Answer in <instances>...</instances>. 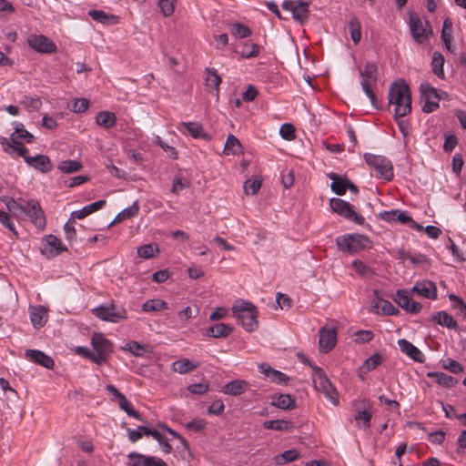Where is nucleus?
<instances>
[{
	"label": "nucleus",
	"instance_id": "1a4fd4ad",
	"mask_svg": "<svg viewBox=\"0 0 466 466\" xmlns=\"http://www.w3.org/2000/svg\"><path fill=\"white\" fill-rule=\"evenodd\" d=\"M329 206L335 213L343 217L344 218L353 221L358 225L364 224V218L361 215L356 213L353 209V207L349 202L341 198H334L330 199Z\"/></svg>",
	"mask_w": 466,
	"mask_h": 466
},
{
	"label": "nucleus",
	"instance_id": "4d7b16f0",
	"mask_svg": "<svg viewBox=\"0 0 466 466\" xmlns=\"http://www.w3.org/2000/svg\"><path fill=\"white\" fill-rule=\"evenodd\" d=\"M442 367L454 374H460L463 371L461 364L450 358L442 360Z\"/></svg>",
	"mask_w": 466,
	"mask_h": 466
},
{
	"label": "nucleus",
	"instance_id": "aec40b11",
	"mask_svg": "<svg viewBox=\"0 0 466 466\" xmlns=\"http://www.w3.org/2000/svg\"><path fill=\"white\" fill-rule=\"evenodd\" d=\"M66 249V248L64 247L58 238L54 235H48L46 238V244L42 249V253L47 255L48 257H55Z\"/></svg>",
	"mask_w": 466,
	"mask_h": 466
},
{
	"label": "nucleus",
	"instance_id": "cd10ccee",
	"mask_svg": "<svg viewBox=\"0 0 466 466\" xmlns=\"http://www.w3.org/2000/svg\"><path fill=\"white\" fill-rule=\"evenodd\" d=\"M431 319L438 325L446 327L451 329H458V323L453 319L452 316L446 311H438L431 316Z\"/></svg>",
	"mask_w": 466,
	"mask_h": 466
},
{
	"label": "nucleus",
	"instance_id": "69168bd1",
	"mask_svg": "<svg viewBox=\"0 0 466 466\" xmlns=\"http://www.w3.org/2000/svg\"><path fill=\"white\" fill-rule=\"evenodd\" d=\"M0 223L8 228L11 232H13L15 236H17V232L15 228V224L12 221L10 215L3 210H0Z\"/></svg>",
	"mask_w": 466,
	"mask_h": 466
},
{
	"label": "nucleus",
	"instance_id": "f8f14e48",
	"mask_svg": "<svg viewBox=\"0 0 466 466\" xmlns=\"http://www.w3.org/2000/svg\"><path fill=\"white\" fill-rule=\"evenodd\" d=\"M429 24L423 23L422 20L414 15L410 16V29L414 40L418 43H422L431 34V29H428Z\"/></svg>",
	"mask_w": 466,
	"mask_h": 466
},
{
	"label": "nucleus",
	"instance_id": "2eb2a0df",
	"mask_svg": "<svg viewBox=\"0 0 466 466\" xmlns=\"http://www.w3.org/2000/svg\"><path fill=\"white\" fill-rule=\"evenodd\" d=\"M394 301L407 312L417 314L421 310V304L410 299V292L405 289H398Z\"/></svg>",
	"mask_w": 466,
	"mask_h": 466
},
{
	"label": "nucleus",
	"instance_id": "f3484780",
	"mask_svg": "<svg viewBox=\"0 0 466 466\" xmlns=\"http://www.w3.org/2000/svg\"><path fill=\"white\" fill-rule=\"evenodd\" d=\"M337 341V333L335 328H321L319 330V345L320 351L327 353L330 351Z\"/></svg>",
	"mask_w": 466,
	"mask_h": 466
},
{
	"label": "nucleus",
	"instance_id": "49530a36",
	"mask_svg": "<svg viewBox=\"0 0 466 466\" xmlns=\"http://www.w3.org/2000/svg\"><path fill=\"white\" fill-rule=\"evenodd\" d=\"M451 32H452V23L450 19H445L443 22V26L441 30V38L444 43L445 47L452 52L451 49Z\"/></svg>",
	"mask_w": 466,
	"mask_h": 466
},
{
	"label": "nucleus",
	"instance_id": "603ef678",
	"mask_svg": "<svg viewBox=\"0 0 466 466\" xmlns=\"http://www.w3.org/2000/svg\"><path fill=\"white\" fill-rule=\"evenodd\" d=\"M159 251L157 245L156 244H146L137 248V255L140 258L148 259L155 256Z\"/></svg>",
	"mask_w": 466,
	"mask_h": 466
},
{
	"label": "nucleus",
	"instance_id": "052dcab7",
	"mask_svg": "<svg viewBox=\"0 0 466 466\" xmlns=\"http://www.w3.org/2000/svg\"><path fill=\"white\" fill-rule=\"evenodd\" d=\"M75 223V219L70 218L69 220L64 226L65 237L70 242L76 240V231L74 226Z\"/></svg>",
	"mask_w": 466,
	"mask_h": 466
},
{
	"label": "nucleus",
	"instance_id": "423d86ee",
	"mask_svg": "<svg viewBox=\"0 0 466 466\" xmlns=\"http://www.w3.org/2000/svg\"><path fill=\"white\" fill-rule=\"evenodd\" d=\"M95 363L102 365L106 363L113 352V344L101 333H94L91 338Z\"/></svg>",
	"mask_w": 466,
	"mask_h": 466
},
{
	"label": "nucleus",
	"instance_id": "338daca9",
	"mask_svg": "<svg viewBox=\"0 0 466 466\" xmlns=\"http://www.w3.org/2000/svg\"><path fill=\"white\" fill-rule=\"evenodd\" d=\"M174 2L175 0H159L158 6L164 16H169L174 12Z\"/></svg>",
	"mask_w": 466,
	"mask_h": 466
},
{
	"label": "nucleus",
	"instance_id": "412c9836",
	"mask_svg": "<svg viewBox=\"0 0 466 466\" xmlns=\"http://www.w3.org/2000/svg\"><path fill=\"white\" fill-rule=\"evenodd\" d=\"M259 371L270 381L278 384H286L289 380V377L277 370L272 369L266 363H262L258 366Z\"/></svg>",
	"mask_w": 466,
	"mask_h": 466
},
{
	"label": "nucleus",
	"instance_id": "6e6552de",
	"mask_svg": "<svg viewBox=\"0 0 466 466\" xmlns=\"http://www.w3.org/2000/svg\"><path fill=\"white\" fill-rule=\"evenodd\" d=\"M94 315L107 322L116 323L127 319V310L113 304L102 305L93 309Z\"/></svg>",
	"mask_w": 466,
	"mask_h": 466
},
{
	"label": "nucleus",
	"instance_id": "f03ea898",
	"mask_svg": "<svg viewBox=\"0 0 466 466\" xmlns=\"http://www.w3.org/2000/svg\"><path fill=\"white\" fill-rule=\"evenodd\" d=\"M232 312L246 331L253 332L258 329V310L251 302L240 299L235 300Z\"/></svg>",
	"mask_w": 466,
	"mask_h": 466
},
{
	"label": "nucleus",
	"instance_id": "39448f33",
	"mask_svg": "<svg viewBox=\"0 0 466 466\" xmlns=\"http://www.w3.org/2000/svg\"><path fill=\"white\" fill-rule=\"evenodd\" d=\"M361 81L360 85L363 92L369 97L371 105L377 106V97L374 93L378 79V67L375 64L368 63L365 65L363 70L360 71Z\"/></svg>",
	"mask_w": 466,
	"mask_h": 466
},
{
	"label": "nucleus",
	"instance_id": "c03bdc74",
	"mask_svg": "<svg viewBox=\"0 0 466 466\" xmlns=\"http://www.w3.org/2000/svg\"><path fill=\"white\" fill-rule=\"evenodd\" d=\"M83 167L82 164L76 160H64L61 161L57 168L66 174H71L79 171Z\"/></svg>",
	"mask_w": 466,
	"mask_h": 466
},
{
	"label": "nucleus",
	"instance_id": "6ab92c4d",
	"mask_svg": "<svg viewBox=\"0 0 466 466\" xmlns=\"http://www.w3.org/2000/svg\"><path fill=\"white\" fill-rule=\"evenodd\" d=\"M398 345L400 350L408 355L413 360L423 363L425 361L424 354L412 343L408 341L405 339H401L398 340Z\"/></svg>",
	"mask_w": 466,
	"mask_h": 466
},
{
	"label": "nucleus",
	"instance_id": "4c0bfd02",
	"mask_svg": "<svg viewBox=\"0 0 466 466\" xmlns=\"http://www.w3.org/2000/svg\"><path fill=\"white\" fill-rule=\"evenodd\" d=\"M34 136L25 129L24 125L21 123L16 124L15 127V131L12 133L10 137V140L13 143H16L19 139H24L27 143H31L33 141Z\"/></svg>",
	"mask_w": 466,
	"mask_h": 466
},
{
	"label": "nucleus",
	"instance_id": "f704fd0d",
	"mask_svg": "<svg viewBox=\"0 0 466 466\" xmlns=\"http://www.w3.org/2000/svg\"><path fill=\"white\" fill-rule=\"evenodd\" d=\"M348 27L352 41L357 45L361 39V25L357 16L350 15Z\"/></svg>",
	"mask_w": 466,
	"mask_h": 466
},
{
	"label": "nucleus",
	"instance_id": "a211bd4d",
	"mask_svg": "<svg viewBox=\"0 0 466 466\" xmlns=\"http://www.w3.org/2000/svg\"><path fill=\"white\" fill-rule=\"evenodd\" d=\"M25 358L46 369H52L55 364L51 357L38 350H26Z\"/></svg>",
	"mask_w": 466,
	"mask_h": 466
},
{
	"label": "nucleus",
	"instance_id": "2f4dec72",
	"mask_svg": "<svg viewBox=\"0 0 466 466\" xmlns=\"http://www.w3.org/2000/svg\"><path fill=\"white\" fill-rule=\"evenodd\" d=\"M198 367V363H194L187 359H181L174 361L171 370L179 374H187L195 370Z\"/></svg>",
	"mask_w": 466,
	"mask_h": 466
},
{
	"label": "nucleus",
	"instance_id": "ddd939ff",
	"mask_svg": "<svg viewBox=\"0 0 466 466\" xmlns=\"http://www.w3.org/2000/svg\"><path fill=\"white\" fill-rule=\"evenodd\" d=\"M282 8L291 12L293 19L300 24L305 23L309 17V3L307 2L285 1L282 4Z\"/></svg>",
	"mask_w": 466,
	"mask_h": 466
},
{
	"label": "nucleus",
	"instance_id": "5701e85b",
	"mask_svg": "<svg viewBox=\"0 0 466 466\" xmlns=\"http://www.w3.org/2000/svg\"><path fill=\"white\" fill-rule=\"evenodd\" d=\"M25 162L43 173H47L52 169L51 160L45 155L25 157Z\"/></svg>",
	"mask_w": 466,
	"mask_h": 466
},
{
	"label": "nucleus",
	"instance_id": "8fccbe9b",
	"mask_svg": "<svg viewBox=\"0 0 466 466\" xmlns=\"http://www.w3.org/2000/svg\"><path fill=\"white\" fill-rule=\"evenodd\" d=\"M1 200L5 204L8 211L14 216H17V211L23 213V210H25V203H19L9 197H3Z\"/></svg>",
	"mask_w": 466,
	"mask_h": 466
},
{
	"label": "nucleus",
	"instance_id": "7c9ffc66",
	"mask_svg": "<svg viewBox=\"0 0 466 466\" xmlns=\"http://www.w3.org/2000/svg\"><path fill=\"white\" fill-rule=\"evenodd\" d=\"M248 388V383L243 380H235L229 381L223 387V392L231 396H238L245 392Z\"/></svg>",
	"mask_w": 466,
	"mask_h": 466
},
{
	"label": "nucleus",
	"instance_id": "de8ad7c7",
	"mask_svg": "<svg viewBox=\"0 0 466 466\" xmlns=\"http://www.w3.org/2000/svg\"><path fill=\"white\" fill-rule=\"evenodd\" d=\"M259 54V46L250 41L243 44L240 55L243 58H252L258 56Z\"/></svg>",
	"mask_w": 466,
	"mask_h": 466
},
{
	"label": "nucleus",
	"instance_id": "4468645a",
	"mask_svg": "<svg viewBox=\"0 0 466 466\" xmlns=\"http://www.w3.org/2000/svg\"><path fill=\"white\" fill-rule=\"evenodd\" d=\"M31 48L43 54H52L56 51V44L44 35H31L27 38Z\"/></svg>",
	"mask_w": 466,
	"mask_h": 466
},
{
	"label": "nucleus",
	"instance_id": "0eeeda50",
	"mask_svg": "<svg viewBox=\"0 0 466 466\" xmlns=\"http://www.w3.org/2000/svg\"><path fill=\"white\" fill-rule=\"evenodd\" d=\"M364 159L377 172V176L380 177L387 181H390L393 178L392 164L385 157L366 153Z\"/></svg>",
	"mask_w": 466,
	"mask_h": 466
},
{
	"label": "nucleus",
	"instance_id": "bb28decb",
	"mask_svg": "<svg viewBox=\"0 0 466 466\" xmlns=\"http://www.w3.org/2000/svg\"><path fill=\"white\" fill-rule=\"evenodd\" d=\"M30 319L35 328H41L43 327L47 319H48V314L45 307L38 306V307H31L30 308Z\"/></svg>",
	"mask_w": 466,
	"mask_h": 466
},
{
	"label": "nucleus",
	"instance_id": "774afa93",
	"mask_svg": "<svg viewBox=\"0 0 466 466\" xmlns=\"http://www.w3.org/2000/svg\"><path fill=\"white\" fill-rule=\"evenodd\" d=\"M189 187V182L187 180H183L179 177H176L173 180L171 192L178 195L183 189L187 188Z\"/></svg>",
	"mask_w": 466,
	"mask_h": 466
},
{
	"label": "nucleus",
	"instance_id": "09e8293b",
	"mask_svg": "<svg viewBox=\"0 0 466 466\" xmlns=\"http://www.w3.org/2000/svg\"><path fill=\"white\" fill-rule=\"evenodd\" d=\"M125 350L135 357H142L147 351V346L132 340L126 344Z\"/></svg>",
	"mask_w": 466,
	"mask_h": 466
},
{
	"label": "nucleus",
	"instance_id": "6e6d98bb",
	"mask_svg": "<svg viewBox=\"0 0 466 466\" xmlns=\"http://www.w3.org/2000/svg\"><path fill=\"white\" fill-rule=\"evenodd\" d=\"M261 179L259 178H254V179H248L244 183V191L246 194H251L255 195L261 187Z\"/></svg>",
	"mask_w": 466,
	"mask_h": 466
},
{
	"label": "nucleus",
	"instance_id": "a878e982",
	"mask_svg": "<svg viewBox=\"0 0 466 466\" xmlns=\"http://www.w3.org/2000/svg\"><path fill=\"white\" fill-rule=\"evenodd\" d=\"M270 404L281 410H292L296 407L295 399L290 394H274L271 396Z\"/></svg>",
	"mask_w": 466,
	"mask_h": 466
},
{
	"label": "nucleus",
	"instance_id": "473e14b6",
	"mask_svg": "<svg viewBox=\"0 0 466 466\" xmlns=\"http://www.w3.org/2000/svg\"><path fill=\"white\" fill-rule=\"evenodd\" d=\"M263 427L265 429L275 430V431H290L293 428V422L286 420H266L263 423Z\"/></svg>",
	"mask_w": 466,
	"mask_h": 466
},
{
	"label": "nucleus",
	"instance_id": "b1692460",
	"mask_svg": "<svg viewBox=\"0 0 466 466\" xmlns=\"http://www.w3.org/2000/svg\"><path fill=\"white\" fill-rule=\"evenodd\" d=\"M184 127L187 133L194 138H203L205 140L209 139V136L204 132L202 126L196 122H182L179 124L177 129L183 132Z\"/></svg>",
	"mask_w": 466,
	"mask_h": 466
},
{
	"label": "nucleus",
	"instance_id": "3c124183",
	"mask_svg": "<svg viewBox=\"0 0 466 466\" xmlns=\"http://www.w3.org/2000/svg\"><path fill=\"white\" fill-rule=\"evenodd\" d=\"M139 210V207L137 202H134L130 207L123 209L120 213L117 214L114 221L121 222L125 219L135 217Z\"/></svg>",
	"mask_w": 466,
	"mask_h": 466
},
{
	"label": "nucleus",
	"instance_id": "37998d69",
	"mask_svg": "<svg viewBox=\"0 0 466 466\" xmlns=\"http://www.w3.org/2000/svg\"><path fill=\"white\" fill-rule=\"evenodd\" d=\"M221 77L218 76V71L214 68L206 69V85L208 87L214 88L218 93Z\"/></svg>",
	"mask_w": 466,
	"mask_h": 466
},
{
	"label": "nucleus",
	"instance_id": "bf43d9fd",
	"mask_svg": "<svg viewBox=\"0 0 466 466\" xmlns=\"http://www.w3.org/2000/svg\"><path fill=\"white\" fill-rule=\"evenodd\" d=\"M88 15L95 21L102 24H107L109 20L114 17L113 15H107L102 10H90L88 12Z\"/></svg>",
	"mask_w": 466,
	"mask_h": 466
},
{
	"label": "nucleus",
	"instance_id": "c9c22d12",
	"mask_svg": "<svg viewBox=\"0 0 466 466\" xmlns=\"http://www.w3.org/2000/svg\"><path fill=\"white\" fill-rule=\"evenodd\" d=\"M96 122L98 126L105 128L112 127L116 125V115L109 111H101L96 116Z\"/></svg>",
	"mask_w": 466,
	"mask_h": 466
},
{
	"label": "nucleus",
	"instance_id": "680f3d73",
	"mask_svg": "<svg viewBox=\"0 0 466 466\" xmlns=\"http://www.w3.org/2000/svg\"><path fill=\"white\" fill-rule=\"evenodd\" d=\"M299 452L296 450L285 451L281 453L280 458H277L278 464H284L287 462L293 461L299 458Z\"/></svg>",
	"mask_w": 466,
	"mask_h": 466
},
{
	"label": "nucleus",
	"instance_id": "79ce46f5",
	"mask_svg": "<svg viewBox=\"0 0 466 466\" xmlns=\"http://www.w3.org/2000/svg\"><path fill=\"white\" fill-rule=\"evenodd\" d=\"M167 309V303L158 299H148L142 305V310L145 312L160 311Z\"/></svg>",
	"mask_w": 466,
	"mask_h": 466
},
{
	"label": "nucleus",
	"instance_id": "4be33fe9",
	"mask_svg": "<svg viewBox=\"0 0 466 466\" xmlns=\"http://www.w3.org/2000/svg\"><path fill=\"white\" fill-rule=\"evenodd\" d=\"M0 143L3 146V150L13 156L14 153H16L18 157H22L25 160V157H28V149L20 142L16 141V143H13L11 140L7 141L6 138L2 137L0 139Z\"/></svg>",
	"mask_w": 466,
	"mask_h": 466
},
{
	"label": "nucleus",
	"instance_id": "9d476101",
	"mask_svg": "<svg viewBox=\"0 0 466 466\" xmlns=\"http://www.w3.org/2000/svg\"><path fill=\"white\" fill-rule=\"evenodd\" d=\"M25 210L23 213L25 214L35 226L43 230L46 227V221L43 209L38 201L30 199L25 202Z\"/></svg>",
	"mask_w": 466,
	"mask_h": 466
},
{
	"label": "nucleus",
	"instance_id": "dca6fc26",
	"mask_svg": "<svg viewBox=\"0 0 466 466\" xmlns=\"http://www.w3.org/2000/svg\"><path fill=\"white\" fill-rule=\"evenodd\" d=\"M411 292L429 299H436L438 296L436 284L429 279L417 281L412 287Z\"/></svg>",
	"mask_w": 466,
	"mask_h": 466
},
{
	"label": "nucleus",
	"instance_id": "5fc2aeb1",
	"mask_svg": "<svg viewBox=\"0 0 466 466\" xmlns=\"http://www.w3.org/2000/svg\"><path fill=\"white\" fill-rule=\"evenodd\" d=\"M372 413L368 410H359L355 416L354 420L357 422L358 426H360L362 424V427L364 429H368L370 426V420H371Z\"/></svg>",
	"mask_w": 466,
	"mask_h": 466
},
{
	"label": "nucleus",
	"instance_id": "f257e3e1",
	"mask_svg": "<svg viewBox=\"0 0 466 466\" xmlns=\"http://www.w3.org/2000/svg\"><path fill=\"white\" fill-rule=\"evenodd\" d=\"M390 105L394 106V116L402 117L411 111V96L404 81L394 82L389 90Z\"/></svg>",
	"mask_w": 466,
	"mask_h": 466
},
{
	"label": "nucleus",
	"instance_id": "a18cd8bd",
	"mask_svg": "<svg viewBox=\"0 0 466 466\" xmlns=\"http://www.w3.org/2000/svg\"><path fill=\"white\" fill-rule=\"evenodd\" d=\"M443 65H444V57L441 53L435 52L432 56V71L433 73L440 78H444V71H443Z\"/></svg>",
	"mask_w": 466,
	"mask_h": 466
},
{
	"label": "nucleus",
	"instance_id": "c756f323",
	"mask_svg": "<svg viewBox=\"0 0 466 466\" xmlns=\"http://www.w3.org/2000/svg\"><path fill=\"white\" fill-rule=\"evenodd\" d=\"M328 177L332 180L330 185L331 190L337 195H344L347 191V186H349V179L333 172L328 174Z\"/></svg>",
	"mask_w": 466,
	"mask_h": 466
},
{
	"label": "nucleus",
	"instance_id": "864d4df0",
	"mask_svg": "<svg viewBox=\"0 0 466 466\" xmlns=\"http://www.w3.org/2000/svg\"><path fill=\"white\" fill-rule=\"evenodd\" d=\"M352 266L356 272L362 278H371L374 275V271L371 268L360 260H354Z\"/></svg>",
	"mask_w": 466,
	"mask_h": 466
},
{
	"label": "nucleus",
	"instance_id": "13d9d810",
	"mask_svg": "<svg viewBox=\"0 0 466 466\" xmlns=\"http://www.w3.org/2000/svg\"><path fill=\"white\" fill-rule=\"evenodd\" d=\"M118 403L120 409L126 411L128 416L141 420L140 414L133 409L132 405L126 397H123L121 400H119Z\"/></svg>",
	"mask_w": 466,
	"mask_h": 466
},
{
	"label": "nucleus",
	"instance_id": "72a5a7b5",
	"mask_svg": "<svg viewBox=\"0 0 466 466\" xmlns=\"http://www.w3.org/2000/svg\"><path fill=\"white\" fill-rule=\"evenodd\" d=\"M144 433L147 436H152L156 441H157L162 447V450L166 453H170L172 451V446L168 443V441L165 439L162 432L157 430L151 429L147 427V429H143Z\"/></svg>",
	"mask_w": 466,
	"mask_h": 466
},
{
	"label": "nucleus",
	"instance_id": "e433bc0d",
	"mask_svg": "<svg viewBox=\"0 0 466 466\" xmlns=\"http://www.w3.org/2000/svg\"><path fill=\"white\" fill-rule=\"evenodd\" d=\"M428 376L434 378L436 382L447 388H452L458 383V380L443 372H429Z\"/></svg>",
	"mask_w": 466,
	"mask_h": 466
},
{
	"label": "nucleus",
	"instance_id": "393cba45",
	"mask_svg": "<svg viewBox=\"0 0 466 466\" xmlns=\"http://www.w3.org/2000/svg\"><path fill=\"white\" fill-rule=\"evenodd\" d=\"M232 330H233V328L228 324L216 323V324L208 327L206 329L205 335L207 337L216 338V339L227 338L228 336L230 335Z\"/></svg>",
	"mask_w": 466,
	"mask_h": 466
},
{
	"label": "nucleus",
	"instance_id": "a19ab883",
	"mask_svg": "<svg viewBox=\"0 0 466 466\" xmlns=\"http://www.w3.org/2000/svg\"><path fill=\"white\" fill-rule=\"evenodd\" d=\"M229 31L232 36L236 38H247L251 35L252 32L247 25L236 22L229 25Z\"/></svg>",
	"mask_w": 466,
	"mask_h": 466
},
{
	"label": "nucleus",
	"instance_id": "20e7f679",
	"mask_svg": "<svg viewBox=\"0 0 466 466\" xmlns=\"http://www.w3.org/2000/svg\"><path fill=\"white\" fill-rule=\"evenodd\" d=\"M312 381L314 388L321 392L333 405L339 404L338 392L321 368L313 366Z\"/></svg>",
	"mask_w": 466,
	"mask_h": 466
},
{
	"label": "nucleus",
	"instance_id": "ea45409f",
	"mask_svg": "<svg viewBox=\"0 0 466 466\" xmlns=\"http://www.w3.org/2000/svg\"><path fill=\"white\" fill-rule=\"evenodd\" d=\"M380 303L381 304V314L393 316L399 313V309L391 302L384 299H380L379 302L372 305L376 313H380Z\"/></svg>",
	"mask_w": 466,
	"mask_h": 466
},
{
	"label": "nucleus",
	"instance_id": "0e129e2a",
	"mask_svg": "<svg viewBox=\"0 0 466 466\" xmlns=\"http://www.w3.org/2000/svg\"><path fill=\"white\" fill-rule=\"evenodd\" d=\"M279 134L282 138L286 140H292L295 138V128L293 125L285 123L280 127Z\"/></svg>",
	"mask_w": 466,
	"mask_h": 466
},
{
	"label": "nucleus",
	"instance_id": "9b49d317",
	"mask_svg": "<svg viewBox=\"0 0 466 466\" xmlns=\"http://www.w3.org/2000/svg\"><path fill=\"white\" fill-rule=\"evenodd\" d=\"M421 98L425 101L422 110L431 113L439 107L440 96L438 90L428 83H422L420 86Z\"/></svg>",
	"mask_w": 466,
	"mask_h": 466
},
{
	"label": "nucleus",
	"instance_id": "58836bf2",
	"mask_svg": "<svg viewBox=\"0 0 466 466\" xmlns=\"http://www.w3.org/2000/svg\"><path fill=\"white\" fill-rule=\"evenodd\" d=\"M241 144L239 140L233 135H228L224 147V153L226 155H238L241 152Z\"/></svg>",
	"mask_w": 466,
	"mask_h": 466
},
{
	"label": "nucleus",
	"instance_id": "c85d7f7f",
	"mask_svg": "<svg viewBox=\"0 0 466 466\" xmlns=\"http://www.w3.org/2000/svg\"><path fill=\"white\" fill-rule=\"evenodd\" d=\"M106 205V200H98L89 205L85 206L79 210L73 211L71 213V218L73 219H83L90 214L101 209Z\"/></svg>",
	"mask_w": 466,
	"mask_h": 466
},
{
	"label": "nucleus",
	"instance_id": "7ed1b4c3",
	"mask_svg": "<svg viewBox=\"0 0 466 466\" xmlns=\"http://www.w3.org/2000/svg\"><path fill=\"white\" fill-rule=\"evenodd\" d=\"M338 248L349 254H354L359 251L368 249L371 246V242L364 235L360 234H346L336 238Z\"/></svg>",
	"mask_w": 466,
	"mask_h": 466
},
{
	"label": "nucleus",
	"instance_id": "e2e57ef3",
	"mask_svg": "<svg viewBox=\"0 0 466 466\" xmlns=\"http://www.w3.org/2000/svg\"><path fill=\"white\" fill-rule=\"evenodd\" d=\"M450 300L452 303L453 309H457L461 314L466 318V304L462 299L457 297L454 294L449 296Z\"/></svg>",
	"mask_w": 466,
	"mask_h": 466
}]
</instances>
